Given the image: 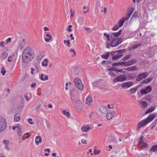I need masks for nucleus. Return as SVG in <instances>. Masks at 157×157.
Returning <instances> with one entry per match:
<instances>
[{"instance_id": "1", "label": "nucleus", "mask_w": 157, "mask_h": 157, "mask_svg": "<svg viewBox=\"0 0 157 157\" xmlns=\"http://www.w3.org/2000/svg\"><path fill=\"white\" fill-rule=\"evenodd\" d=\"M34 56V53L33 49L30 47H27L23 52L22 60L25 63H28L33 59Z\"/></svg>"}, {"instance_id": "2", "label": "nucleus", "mask_w": 157, "mask_h": 157, "mask_svg": "<svg viewBox=\"0 0 157 157\" xmlns=\"http://www.w3.org/2000/svg\"><path fill=\"white\" fill-rule=\"evenodd\" d=\"M127 79L125 75H121L115 78L113 80V83L118 82H122L125 81Z\"/></svg>"}, {"instance_id": "3", "label": "nucleus", "mask_w": 157, "mask_h": 157, "mask_svg": "<svg viewBox=\"0 0 157 157\" xmlns=\"http://www.w3.org/2000/svg\"><path fill=\"white\" fill-rule=\"evenodd\" d=\"M151 90L152 88L151 86H148L144 88H142L140 90V93L142 95H144L149 93Z\"/></svg>"}, {"instance_id": "4", "label": "nucleus", "mask_w": 157, "mask_h": 157, "mask_svg": "<svg viewBox=\"0 0 157 157\" xmlns=\"http://www.w3.org/2000/svg\"><path fill=\"white\" fill-rule=\"evenodd\" d=\"M6 127V123L5 119L2 117H0V131L4 130Z\"/></svg>"}, {"instance_id": "5", "label": "nucleus", "mask_w": 157, "mask_h": 157, "mask_svg": "<svg viewBox=\"0 0 157 157\" xmlns=\"http://www.w3.org/2000/svg\"><path fill=\"white\" fill-rule=\"evenodd\" d=\"M147 123V121L145 119L141 120L137 124V130H140L141 128L146 125Z\"/></svg>"}, {"instance_id": "6", "label": "nucleus", "mask_w": 157, "mask_h": 157, "mask_svg": "<svg viewBox=\"0 0 157 157\" xmlns=\"http://www.w3.org/2000/svg\"><path fill=\"white\" fill-rule=\"evenodd\" d=\"M133 85V84L132 82L129 81L122 83L121 87L122 89H126L129 88Z\"/></svg>"}, {"instance_id": "7", "label": "nucleus", "mask_w": 157, "mask_h": 157, "mask_svg": "<svg viewBox=\"0 0 157 157\" xmlns=\"http://www.w3.org/2000/svg\"><path fill=\"white\" fill-rule=\"evenodd\" d=\"M156 116V113H154L152 114H150L145 119L146 120V121H147V123H148L152 121L155 118Z\"/></svg>"}, {"instance_id": "8", "label": "nucleus", "mask_w": 157, "mask_h": 157, "mask_svg": "<svg viewBox=\"0 0 157 157\" xmlns=\"http://www.w3.org/2000/svg\"><path fill=\"white\" fill-rule=\"evenodd\" d=\"M126 61H123L121 62H115L112 64V66L113 67H115L116 66H122L123 67L126 66Z\"/></svg>"}, {"instance_id": "9", "label": "nucleus", "mask_w": 157, "mask_h": 157, "mask_svg": "<svg viewBox=\"0 0 157 157\" xmlns=\"http://www.w3.org/2000/svg\"><path fill=\"white\" fill-rule=\"evenodd\" d=\"M116 115V113L115 111H112L107 113L106 115V117L108 120H110Z\"/></svg>"}, {"instance_id": "10", "label": "nucleus", "mask_w": 157, "mask_h": 157, "mask_svg": "<svg viewBox=\"0 0 157 157\" xmlns=\"http://www.w3.org/2000/svg\"><path fill=\"white\" fill-rule=\"evenodd\" d=\"M93 103V100L92 97L88 96L86 99L85 104L92 105Z\"/></svg>"}, {"instance_id": "11", "label": "nucleus", "mask_w": 157, "mask_h": 157, "mask_svg": "<svg viewBox=\"0 0 157 157\" xmlns=\"http://www.w3.org/2000/svg\"><path fill=\"white\" fill-rule=\"evenodd\" d=\"M136 74L135 73H131L128 75H127L126 78L128 80L131 79H134L136 78Z\"/></svg>"}, {"instance_id": "12", "label": "nucleus", "mask_w": 157, "mask_h": 157, "mask_svg": "<svg viewBox=\"0 0 157 157\" xmlns=\"http://www.w3.org/2000/svg\"><path fill=\"white\" fill-rule=\"evenodd\" d=\"M136 60L135 59L130 60L127 62L126 61V66L131 65L136 63Z\"/></svg>"}, {"instance_id": "13", "label": "nucleus", "mask_w": 157, "mask_h": 157, "mask_svg": "<svg viewBox=\"0 0 157 157\" xmlns=\"http://www.w3.org/2000/svg\"><path fill=\"white\" fill-rule=\"evenodd\" d=\"M107 108L105 106H102L99 108V110L101 113L102 114L107 113Z\"/></svg>"}, {"instance_id": "14", "label": "nucleus", "mask_w": 157, "mask_h": 157, "mask_svg": "<svg viewBox=\"0 0 157 157\" xmlns=\"http://www.w3.org/2000/svg\"><path fill=\"white\" fill-rule=\"evenodd\" d=\"M122 31V29H121L118 32L115 33H113L112 35L111 36V37H113L112 35H113L115 37H119L121 34Z\"/></svg>"}, {"instance_id": "15", "label": "nucleus", "mask_w": 157, "mask_h": 157, "mask_svg": "<svg viewBox=\"0 0 157 157\" xmlns=\"http://www.w3.org/2000/svg\"><path fill=\"white\" fill-rule=\"evenodd\" d=\"M155 109V106H150L148 108L145 113V114H147L153 111Z\"/></svg>"}, {"instance_id": "16", "label": "nucleus", "mask_w": 157, "mask_h": 157, "mask_svg": "<svg viewBox=\"0 0 157 157\" xmlns=\"http://www.w3.org/2000/svg\"><path fill=\"white\" fill-rule=\"evenodd\" d=\"M110 53L109 52H106L105 54H103L101 56V57L105 59H107L109 56Z\"/></svg>"}, {"instance_id": "17", "label": "nucleus", "mask_w": 157, "mask_h": 157, "mask_svg": "<svg viewBox=\"0 0 157 157\" xmlns=\"http://www.w3.org/2000/svg\"><path fill=\"white\" fill-rule=\"evenodd\" d=\"M41 137L39 136H37L35 138V143L36 144L38 145L39 143H40L41 142Z\"/></svg>"}, {"instance_id": "18", "label": "nucleus", "mask_w": 157, "mask_h": 157, "mask_svg": "<svg viewBox=\"0 0 157 157\" xmlns=\"http://www.w3.org/2000/svg\"><path fill=\"white\" fill-rule=\"evenodd\" d=\"M20 118V115L19 113L16 114L14 117V121L17 122L19 120Z\"/></svg>"}, {"instance_id": "19", "label": "nucleus", "mask_w": 157, "mask_h": 157, "mask_svg": "<svg viewBox=\"0 0 157 157\" xmlns=\"http://www.w3.org/2000/svg\"><path fill=\"white\" fill-rule=\"evenodd\" d=\"M111 63H112V62L110 61H107L106 60H103L101 63L102 65L105 67L107 65H108Z\"/></svg>"}, {"instance_id": "20", "label": "nucleus", "mask_w": 157, "mask_h": 157, "mask_svg": "<svg viewBox=\"0 0 157 157\" xmlns=\"http://www.w3.org/2000/svg\"><path fill=\"white\" fill-rule=\"evenodd\" d=\"M153 98V96L151 95H148L144 98V99L148 101H150Z\"/></svg>"}, {"instance_id": "21", "label": "nucleus", "mask_w": 157, "mask_h": 157, "mask_svg": "<svg viewBox=\"0 0 157 157\" xmlns=\"http://www.w3.org/2000/svg\"><path fill=\"white\" fill-rule=\"evenodd\" d=\"M140 104L142 108H145L146 107L147 105V103L145 101H140Z\"/></svg>"}, {"instance_id": "22", "label": "nucleus", "mask_w": 157, "mask_h": 157, "mask_svg": "<svg viewBox=\"0 0 157 157\" xmlns=\"http://www.w3.org/2000/svg\"><path fill=\"white\" fill-rule=\"evenodd\" d=\"M8 56V54L6 52H4L1 54V58L2 59H6Z\"/></svg>"}, {"instance_id": "23", "label": "nucleus", "mask_w": 157, "mask_h": 157, "mask_svg": "<svg viewBox=\"0 0 157 157\" xmlns=\"http://www.w3.org/2000/svg\"><path fill=\"white\" fill-rule=\"evenodd\" d=\"M90 129V127H89L88 125H86L85 126L82 127V130L85 132H86L89 130Z\"/></svg>"}, {"instance_id": "24", "label": "nucleus", "mask_w": 157, "mask_h": 157, "mask_svg": "<svg viewBox=\"0 0 157 157\" xmlns=\"http://www.w3.org/2000/svg\"><path fill=\"white\" fill-rule=\"evenodd\" d=\"M122 57V55H118V54L115 55V56H114L113 57H112L111 59L113 60H117L118 59H119L121 58Z\"/></svg>"}, {"instance_id": "25", "label": "nucleus", "mask_w": 157, "mask_h": 157, "mask_svg": "<svg viewBox=\"0 0 157 157\" xmlns=\"http://www.w3.org/2000/svg\"><path fill=\"white\" fill-rule=\"evenodd\" d=\"M46 36L48 37V38H45V40L47 42H49V41L52 39V36L50 34H47L46 35Z\"/></svg>"}, {"instance_id": "26", "label": "nucleus", "mask_w": 157, "mask_h": 157, "mask_svg": "<svg viewBox=\"0 0 157 157\" xmlns=\"http://www.w3.org/2000/svg\"><path fill=\"white\" fill-rule=\"evenodd\" d=\"M40 75V78L42 80L45 81L47 80L48 79V77L47 75L44 76V75L42 74H41Z\"/></svg>"}, {"instance_id": "27", "label": "nucleus", "mask_w": 157, "mask_h": 157, "mask_svg": "<svg viewBox=\"0 0 157 157\" xmlns=\"http://www.w3.org/2000/svg\"><path fill=\"white\" fill-rule=\"evenodd\" d=\"M48 60L47 59H44L41 63L43 67H47L48 66Z\"/></svg>"}, {"instance_id": "28", "label": "nucleus", "mask_w": 157, "mask_h": 157, "mask_svg": "<svg viewBox=\"0 0 157 157\" xmlns=\"http://www.w3.org/2000/svg\"><path fill=\"white\" fill-rule=\"evenodd\" d=\"M25 44V40L24 39H21L19 42V45L21 48H23L24 47Z\"/></svg>"}, {"instance_id": "29", "label": "nucleus", "mask_w": 157, "mask_h": 157, "mask_svg": "<svg viewBox=\"0 0 157 157\" xmlns=\"http://www.w3.org/2000/svg\"><path fill=\"white\" fill-rule=\"evenodd\" d=\"M74 83L78 89V78L76 77L75 78Z\"/></svg>"}, {"instance_id": "30", "label": "nucleus", "mask_w": 157, "mask_h": 157, "mask_svg": "<svg viewBox=\"0 0 157 157\" xmlns=\"http://www.w3.org/2000/svg\"><path fill=\"white\" fill-rule=\"evenodd\" d=\"M150 151L152 152H155L157 151V144L152 146L150 149Z\"/></svg>"}, {"instance_id": "31", "label": "nucleus", "mask_w": 157, "mask_h": 157, "mask_svg": "<svg viewBox=\"0 0 157 157\" xmlns=\"http://www.w3.org/2000/svg\"><path fill=\"white\" fill-rule=\"evenodd\" d=\"M84 88L83 85L80 79H79V90H82Z\"/></svg>"}, {"instance_id": "32", "label": "nucleus", "mask_w": 157, "mask_h": 157, "mask_svg": "<svg viewBox=\"0 0 157 157\" xmlns=\"http://www.w3.org/2000/svg\"><path fill=\"white\" fill-rule=\"evenodd\" d=\"M44 56V54L43 53H40L37 56V59L38 60H40Z\"/></svg>"}, {"instance_id": "33", "label": "nucleus", "mask_w": 157, "mask_h": 157, "mask_svg": "<svg viewBox=\"0 0 157 157\" xmlns=\"http://www.w3.org/2000/svg\"><path fill=\"white\" fill-rule=\"evenodd\" d=\"M136 66L130 67L126 68V70L128 71H134L136 70Z\"/></svg>"}, {"instance_id": "34", "label": "nucleus", "mask_w": 157, "mask_h": 157, "mask_svg": "<svg viewBox=\"0 0 157 157\" xmlns=\"http://www.w3.org/2000/svg\"><path fill=\"white\" fill-rule=\"evenodd\" d=\"M144 78L143 77L141 73L139 74L136 77V80L137 81H140L143 79Z\"/></svg>"}, {"instance_id": "35", "label": "nucleus", "mask_w": 157, "mask_h": 157, "mask_svg": "<svg viewBox=\"0 0 157 157\" xmlns=\"http://www.w3.org/2000/svg\"><path fill=\"white\" fill-rule=\"evenodd\" d=\"M131 56L129 55H127V56H124V57L123 58L121 59V60L122 61H125L126 60H128L131 57Z\"/></svg>"}, {"instance_id": "36", "label": "nucleus", "mask_w": 157, "mask_h": 157, "mask_svg": "<svg viewBox=\"0 0 157 157\" xmlns=\"http://www.w3.org/2000/svg\"><path fill=\"white\" fill-rule=\"evenodd\" d=\"M138 13V12L136 11H135L132 17L131 18V19H132L135 18V19H136V18L137 15Z\"/></svg>"}, {"instance_id": "37", "label": "nucleus", "mask_w": 157, "mask_h": 157, "mask_svg": "<svg viewBox=\"0 0 157 157\" xmlns=\"http://www.w3.org/2000/svg\"><path fill=\"white\" fill-rule=\"evenodd\" d=\"M17 134L18 136H21L22 135V133L21 130V127L20 126V128H18L17 130Z\"/></svg>"}, {"instance_id": "38", "label": "nucleus", "mask_w": 157, "mask_h": 157, "mask_svg": "<svg viewBox=\"0 0 157 157\" xmlns=\"http://www.w3.org/2000/svg\"><path fill=\"white\" fill-rule=\"evenodd\" d=\"M63 114L66 115L67 117H69L71 114L69 112L66 111L65 110H63Z\"/></svg>"}, {"instance_id": "39", "label": "nucleus", "mask_w": 157, "mask_h": 157, "mask_svg": "<svg viewBox=\"0 0 157 157\" xmlns=\"http://www.w3.org/2000/svg\"><path fill=\"white\" fill-rule=\"evenodd\" d=\"M126 51L125 49H124L121 50H120L117 51H116L115 52L119 53L120 54H122L124 52Z\"/></svg>"}, {"instance_id": "40", "label": "nucleus", "mask_w": 157, "mask_h": 157, "mask_svg": "<svg viewBox=\"0 0 157 157\" xmlns=\"http://www.w3.org/2000/svg\"><path fill=\"white\" fill-rule=\"evenodd\" d=\"M73 104L74 105V106L76 108H78V100H76V101H74L73 102Z\"/></svg>"}, {"instance_id": "41", "label": "nucleus", "mask_w": 157, "mask_h": 157, "mask_svg": "<svg viewBox=\"0 0 157 157\" xmlns=\"http://www.w3.org/2000/svg\"><path fill=\"white\" fill-rule=\"evenodd\" d=\"M120 27L118 25H115L112 29L113 31H116Z\"/></svg>"}, {"instance_id": "42", "label": "nucleus", "mask_w": 157, "mask_h": 157, "mask_svg": "<svg viewBox=\"0 0 157 157\" xmlns=\"http://www.w3.org/2000/svg\"><path fill=\"white\" fill-rule=\"evenodd\" d=\"M153 79V78L151 76H150L148 78L145 79L146 80V82L147 83L149 82H151Z\"/></svg>"}, {"instance_id": "43", "label": "nucleus", "mask_w": 157, "mask_h": 157, "mask_svg": "<svg viewBox=\"0 0 157 157\" xmlns=\"http://www.w3.org/2000/svg\"><path fill=\"white\" fill-rule=\"evenodd\" d=\"M104 36H106V38H107V40L108 41H110V40L109 39L110 35L109 34H107L106 33H104Z\"/></svg>"}, {"instance_id": "44", "label": "nucleus", "mask_w": 157, "mask_h": 157, "mask_svg": "<svg viewBox=\"0 0 157 157\" xmlns=\"http://www.w3.org/2000/svg\"><path fill=\"white\" fill-rule=\"evenodd\" d=\"M124 21L122 19L119 22V25H118L119 26L121 27L123 25Z\"/></svg>"}, {"instance_id": "45", "label": "nucleus", "mask_w": 157, "mask_h": 157, "mask_svg": "<svg viewBox=\"0 0 157 157\" xmlns=\"http://www.w3.org/2000/svg\"><path fill=\"white\" fill-rule=\"evenodd\" d=\"M1 73L3 75H5L6 73V71L5 70V67H2L1 71Z\"/></svg>"}, {"instance_id": "46", "label": "nucleus", "mask_w": 157, "mask_h": 157, "mask_svg": "<svg viewBox=\"0 0 157 157\" xmlns=\"http://www.w3.org/2000/svg\"><path fill=\"white\" fill-rule=\"evenodd\" d=\"M111 67L108 69L109 71H116V67Z\"/></svg>"}, {"instance_id": "47", "label": "nucleus", "mask_w": 157, "mask_h": 157, "mask_svg": "<svg viewBox=\"0 0 157 157\" xmlns=\"http://www.w3.org/2000/svg\"><path fill=\"white\" fill-rule=\"evenodd\" d=\"M129 92L132 94H134L136 92L134 88H132L129 90Z\"/></svg>"}, {"instance_id": "48", "label": "nucleus", "mask_w": 157, "mask_h": 157, "mask_svg": "<svg viewBox=\"0 0 157 157\" xmlns=\"http://www.w3.org/2000/svg\"><path fill=\"white\" fill-rule=\"evenodd\" d=\"M141 146L142 147L146 148L147 147L148 145L147 143L144 142L142 143Z\"/></svg>"}, {"instance_id": "49", "label": "nucleus", "mask_w": 157, "mask_h": 157, "mask_svg": "<svg viewBox=\"0 0 157 157\" xmlns=\"http://www.w3.org/2000/svg\"><path fill=\"white\" fill-rule=\"evenodd\" d=\"M141 74L142 75L143 77L144 78H146L148 75V74L147 72L143 73H141Z\"/></svg>"}, {"instance_id": "50", "label": "nucleus", "mask_w": 157, "mask_h": 157, "mask_svg": "<svg viewBox=\"0 0 157 157\" xmlns=\"http://www.w3.org/2000/svg\"><path fill=\"white\" fill-rule=\"evenodd\" d=\"M117 40L120 43V44L122 42V39L121 37H119L118 38H116Z\"/></svg>"}, {"instance_id": "51", "label": "nucleus", "mask_w": 157, "mask_h": 157, "mask_svg": "<svg viewBox=\"0 0 157 157\" xmlns=\"http://www.w3.org/2000/svg\"><path fill=\"white\" fill-rule=\"evenodd\" d=\"M142 86V85L141 84H139V85L136 86L134 88L136 92L137 91V90L139 89V87H141Z\"/></svg>"}, {"instance_id": "52", "label": "nucleus", "mask_w": 157, "mask_h": 157, "mask_svg": "<svg viewBox=\"0 0 157 157\" xmlns=\"http://www.w3.org/2000/svg\"><path fill=\"white\" fill-rule=\"evenodd\" d=\"M3 142L5 145H8L9 144V142L6 140H4Z\"/></svg>"}, {"instance_id": "53", "label": "nucleus", "mask_w": 157, "mask_h": 157, "mask_svg": "<svg viewBox=\"0 0 157 157\" xmlns=\"http://www.w3.org/2000/svg\"><path fill=\"white\" fill-rule=\"evenodd\" d=\"M141 44H136L134 45L132 47V49H134L139 46H140L141 45Z\"/></svg>"}, {"instance_id": "54", "label": "nucleus", "mask_w": 157, "mask_h": 157, "mask_svg": "<svg viewBox=\"0 0 157 157\" xmlns=\"http://www.w3.org/2000/svg\"><path fill=\"white\" fill-rule=\"evenodd\" d=\"M81 142L82 144H86V141L85 139H82L81 140Z\"/></svg>"}, {"instance_id": "55", "label": "nucleus", "mask_w": 157, "mask_h": 157, "mask_svg": "<svg viewBox=\"0 0 157 157\" xmlns=\"http://www.w3.org/2000/svg\"><path fill=\"white\" fill-rule=\"evenodd\" d=\"M105 44L106 48H110L109 44V43L108 42H105Z\"/></svg>"}, {"instance_id": "56", "label": "nucleus", "mask_w": 157, "mask_h": 157, "mask_svg": "<svg viewBox=\"0 0 157 157\" xmlns=\"http://www.w3.org/2000/svg\"><path fill=\"white\" fill-rule=\"evenodd\" d=\"M133 11V9L132 8H130L128 12V13H130L131 14H132Z\"/></svg>"}, {"instance_id": "57", "label": "nucleus", "mask_w": 157, "mask_h": 157, "mask_svg": "<svg viewBox=\"0 0 157 157\" xmlns=\"http://www.w3.org/2000/svg\"><path fill=\"white\" fill-rule=\"evenodd\" d=\"M107 107L109 109H113L114 108V105L113 104H112L110 107V104H108L107 105Z\"/></svg>"}, {"instance_id": "58", "label": "nucleus", "mask_w": 157, "mask_h": 157, "mask_svg": "<svg viewBox=\"0 0 157 157\" xmlns=\"http://www.w3.org/2000/svg\"><path fill=\"white\" fill-rule=\"evenodd\" d=\"M116 72H123V70L121 69H117L116 68Z\"/></svg>"}, {"instance_id": "59", "label": "nucleus", "mask_w": 157, "mask_h": 157, "mask_svg": "<svg viewBox=\"0 0 157 157\" xmlns=\"http://www.w3.org/2000/svg\"><path fill=\"white\" fill-rule=\"evenodd\" d=\"M109 74L110 75H111L113 77L115 76L116 75L115 74H114V73L113 71H111L109 72Z\"/></svg>"}, {"instance_id": "60", "label": "nucleus", "mask_w": 157, "mask_h": 157, "mask_svg": "<svg viewBox=\"0 0 157 157\" xmlns=\"http://www.w3.org/2000/svg\"><path fill=\"white\" fill-rule=\"evenodd\" d=\"M110 46H111L112 47H115V44H114V43L113 42H112V41H111V42L109 44Z\"/></svg>"}, {"instance_id": "61", "label": "nucleus", "mask_w": 157, "mask_h": 157, "mask_svg": "<svg viewBox=\"0 0 157 157\" xmlns=\"http://www.w3.org/2000/svg\"><path fill=\"white\" fill-rule=\"evenodd\" d=\"M143 137V136H141V137L139 139V142H141L142 143L143 142H144L143 140V138H142Z\"/></svg>"}, {"instance_id": "62", "label": "nucleus", "mask_w": 157, "mask_h": 157, "mask_svg": "<svg viewBox=\"0 0 157 157\" xmlns=\"http://www.w3.org/2000/svg\"><path fill=\"white\" fill-rule=\"evenodd\" d=\"M20 125H18L17 126L13 127L12 128L13 129L15 130L16 128H17L18 129L19 128H20Z\"/></svg>"}, {"instance_id": "63", "label": "nucleus", "mask_w": 157, "mask_h": 157, "mask_svg": "<svg viewBox=\"0 0 157 157\" xmlns=\"http://www.w3.org/2000/svg\"><path fill=\"white\" fill-rule=\"evenodd\" d=\"M116 53L115 52V51H112L111 52L110 55L111 56H112V57H113L114 56V55H115V53Z\"/></svg>"}, {"instance_id": "64", "label": "nucleus", "mask_w": 157, "mask_h": 157, "mask_svg": "<svg viewBox=\"0 0 157 157\" xmlns=\"http://www.w3.org/2000/svg\"><path fill=\"white\" fill-rule=\"evenodd\" d=\"M100 152V150H98L97 151H94V155H98L99 154Z\"/></svg>"}]
</instances>
